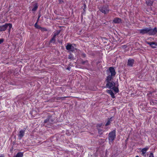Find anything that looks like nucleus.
<instances>
[{"label":"nucleus","mask_w":157,"mask_h":157,"mask_svg":"<svg viewBox=\"0 0 157 157\" xmlns=\"http://www.w3.org/2000/svg\"><path fill=\"white\" fill-rule=\"evenodd\" d=\"M149 31V28L146 27L144 29H140L139 31L140 34L144 35L147 33L148 34Z\"/></svg>","instance_id":"nucleus-9"},{"label":"nucleus","mask_w":157,"mask_h":157,"mask_svg":"<svg viewBox=\"0 0 157 157\" xmlns=\"http://www.w3.org/2000/svg\"><path fill=\"white\" fill-rule=\"evenodd\" d=\"M40 29L42 32L47 31H48V30L45 28L44 27H41Z\"/></svg>","instance_id":"nucleus-27"},{"label":"nucleus","mask_w":157,"mask_h":157,"mask_svg":"<svg viewBox=\"0 0 157 157\" xmlns=\"http://www.w3.org/2000/svg\"><path fill=\"white\" fill-rule=\"evenodd\" d=\"M39 18L38 17V18L37 19V21L36 22L38 23V21H39Z\"/></svg>","instance_id":"nucleus-43"},{"label":"nucleus","mask_w":157,"mask_h":157,"mask_svg":"<svg viewBox=\"0 0 157 157\" xmlns=\"http://www.w3.org/2000/svg\"><path fill=\"white\" fill-rule=\"evenodd\" d=\"M23 155V153L22 152H18L16 155L14 157H22Z\"/></svg>","instance_id":"nucleus-17"},{"label":"nucleus","mask_w":157,"mask_h":157,"mask_svg":"<svg viewBox=\"0 0 157 157\" xmlns=\"http://www.w3.org/2000/svg\"><path fill=\"white\" fill-rule=\"evenodd\" d=\"M41 15L40 13H39L38 15V18H40L41 17Z\"/></svg>","instance_id":"nucleus-39"},{"label":"nucleus","mask_w":157,"mask_h":157,"mask_svg":"<svg viewBox=\"0 0 157 157\" xmlns=\"http://www.w3.org/2000/svg\"><path fill=\"white\" fill-rule=\"evenodd\" d=\"M33 112H35V111H33L30 112V114L32 116V117H34V116L33 115Z\"/></svg>","instance_id":"nucleus-31"},{"label":"nucleus","mask_w":157,"mask_h":157,"mask_svg":"<svg viewBox=\"0 0 157 157\" xmlns=\"http://www.w3.org/2000/svg\"><path fill=\"white\" fill-rule=\"evenodd\" d=\"M153 45H151V48H155L157 46V43L153 42Z\"/></svg>","instance_id":"nucleus-26"},{"label":"nucleus","mask_w":157,"mask_h":157,"mask_svg":"<svg viewBox=\"0 0 157 157\" xmlns=\"http://www.w3.org/2000/svg\"><path fill=\"white\" fill-rule=\"evenodd\" d=\"M148 34L150 35H155L157 33V29L155 27L154 29H151V27L149 28Z\"/></svg>","instance_id":"nucleus-8"},{"label":"nucleus","mask_w":157,"mask_h":157,"mask_svg":"<svg viewBox=\"0 0 157 157\" xmlns=\"http://www.w3.org/2000/svg\"><path fill=\"white\" fill-rule=\"evenodd\" d=\"M118 86V85L117 86H114L111 89H112L116 93H118L119 91Z\"/></svg>","instance_id":"nucleus-14"},{"label":"nucleus","mask_w":157,"mask_h":157,"mask_svg":"<svg viewBox=\"0 0 157 157\" xmlns=\"http://www.w3.org/2000/svg\"><path fill=\"white\" fill-rule=\"evenodd\" d=\"M25 130H21L19 132V133L18 135L19 139V140L21 139L22 137L24 136L25 134Z\"/></svg>","instance_id":"nucleus-11"},{"label":"nucleus","mask_w":157,"mask_h":157,"mask_svg":"<svg viewBox=\"0 0 157 157\" xmlns=\"http://www.w3.org/2000/svg\"><path fill=\"white\" fill-rule=\"evenodd\" d=\"M134 62V60L133 59H129L128 60L127 65L132 67Z\"/></svg>","instance_id":"nucleus-10"},{"label":"nucleus","mask_w":157,"mask_h":157,"mask_svg":"<svg viewBox=\"0 0 157 157\" xmlns=\"http://www.w3.org/2000/svg\"><path fill=\"white\" fill-rule=\"evenodd\" d=\"M12 25L11 23H6L5 25L0 26V31H5L7 28L9 27L8 30L10 32V31L11 29L12 28Z\"/></svg>","instance_id":"nucleus-6"},{"label":"nucleus","mask_w":157,"mask_h":157,"mask_svg":"<svg viewBox=\"0 0 157 157\" xmlns=\"http://www.w3.org/2000/svg\"><path fill=\"white\" fill-rule=\"evenodd\" d=\"M84 8L83 9V11H85L86 9V6L85 4H84L83 5Z\"/></svg>","instance_id":"nucleus-35"},{"label":"nucleus","mask_w":157,"mask_h":157,"mask_svg":"<svg viewBox=\"0 0 157 157\" xmlns=\"http://www.w3.org/2000/svg\"><path fill=\"white\" fill-rule=\"evenodd\" d=\"M66 47V49L68 51V52H73L76 50V48L72 45V44L70 43H67Z\"/></svg>","instance_id":"nucleus-7"},{"label":"nucleus","mask_w":157,"mask_h":157,"mask_svg":"<svg viewBox=\"0 0 157 157\" xmlns=\"http://www.w3.org/2000/svg\"><path fill=\"white\" fill-rule=\"evenodd\" d=\"M10 84H12V85H14V84H13L12 83V82H10Z\"/></svg>","instance_id":"nucleus-45"},{"label":"nucleus","mask_w":157,"mask_h":157,"mask_svg":"<svg viewBox=\"0 0 157 157\" xmlns=\"http://www.w3.org/2000/svg\"><path fill=\"white\" fill-rule=\"evenodd\" d=\"M106 73L108 75L106 77L113 78L115 76L116 72L113 67H110L106 70Z\"/></svg>","instance_id":"nucleus-3"},{"label":"nucleus","mask_w":157,"mask_h":157,"mask_svg":"<svg viewBox=\"0 0 157 157\" xmlns=\"http://www.w3.org/2000/svg\"><path fill=\"white\" fill-rule=\"evenodd\" d=\"M59 43H60L61 44H62V42H63V40H60V41H59Z\"/></svg>","instance_id":"nucleus-41"},{"label":"nucleus","mask_w":157,"mask_h":157,"mask_svg":"<svg viewBox=\"0 0 157 157\" xmlns=\"http://www.w3.org/2000/svg\"><path fill=\"white\" fill-rule=\"evenodd\" d=\"M153 1L151 0H147L146 2V4L148 6H151L153 4Z\"/></svg>","instance_id":"nucleus-15"},{"label":"nucleus","mask_w":157,"mask_h":157,"mask_svg":"<svg viewBox=\"0 0 157 157\" xmlns=\"http://www.w3.org/2000/svg\"><path fill=\"white\" fill-rule=\"evenodd\" d=\"M111 122L110 121L108 120L107 123L105 124V126H107L108 125H109L111 124Z\"/></svg>","instance_id":"nucleus-29"},{"label":"nucleus","mask_w":157,"mask_h":157,"mask_svg":"<svg viewBox=\"0 0 157 157\" xmlns=\"http://www.w3.org/2000/svg\"><path fill=\"white\" fill-rule=\"evenodd\" d=\"M106 92L107 93L109 94H110L111 95V97H112V98H115V97L114 96V93L111 90V89L107 90H106Z\"/></svg>","instance_id":"nucleus-12"},{"label":"nucleus","mask_w":157,"mask_h":157,"mask_svg":"<svg viewBox=\"0 0 157 157\" xmlns=\"http://www.w3.org/2000/svg\"><path fill=\"white\" fill-rule=\"evenodd\" d=\"M103 123H101L100 124H97L96 126L97 129L100 128L102 127Z\"/></svg>","instance_id":"nucleus-22"},{"label":"nucleus","mask_w":157,"mask_h":157,"mask_svg":"<svg viewBox=\"0 0 157 157\" xmlns=\"http://www.w3.org/2000/svg\"><path fill=\"white\" fill-rule=\"evenodd\" d=\"M56 37L55 36H53L51 38L50 41V43H55L56 41Z\"/></svg>","instance_id":"nucleus-21"},{"label":"nucleus","mask_w":157,"mask_h":157,"mask_svg":"<svg viewBox=\"0 0 157 157\" xmlns=\"http://www.w3.org/2000/svg\"><path fill=\"white\" fill-rule=\"evenodd\" d=\"M116 130L114 129L109 133L108 136L109 142H113L115 139L116 137Z\"/></svg>","instance_id":"nucleus-4"},{"label":"nucleus","mask_w":157,"mask_h":157,"mask_svg":"<svg viewBox=\"0 0 157 157\" xmlns=\"http://www.w3.org/2000/svg\"><path fill=\"white\" fill-rule=\"evenodd\" d=\"M55 120V117L51 115H48L44 122V125L46 127L52 126Z\"/></svg>","instance_id":"nucleus-1"},{"label":"nucleus","mask_w":157,"mask_h":157,"mask_svg":"<svg viewBox=\"0 0 157 157\" xmlns=\"http://www.w3.org/2000/svg\"><path fill=\"white\" fill-rule=\"evenodd\" d=\"M150 103L151 105H154L157 104V101L156 100L152 99L150 101Z\"/></svg>","instance_id":"nucleus-20"},{"label":"nucleus","mask_w":157,"mask_h":157,"mask_svg":"<svg viewBox=\"0 0 157 157\" xmlns=\"http://www.w3.org/2000/svg\"><path fill=\"white\" fill-rule=\"evenodd\" d=\"M149 149V147H146L143 148L141 150V152L143 154H145L147 151Z\"/></svg>","instance_id":"nucleus-16"},{"label":"nucleus","mask_w":157,"mask_h":157,"mask_svg":"<svg viewBox=\"0 0 157 157\" xmlns=\"http://www.w3.org/2000/svg\"><path fill=\"white\" fill-rule=\"evenodd\" d=\"M98 129V132L100 134H102V132H101L102 131V130L100 128H98V129Z\"/></svg>","instance_id":"nucleus-30"},{"label":"nucleus","mask_w":157,"mask_h":157,"mask_svg":"<svg viewBox=\"0 0 157 157\" xmlns=\"http://www.w3.org/2000/svg\"><path fill=\"white\" fill-rule=\"evenodd\" d=\"M4 41V39L3 38L0 39V44L2 43Z\"/></svg>","instance_id":"nucleus-33"},{"label":"nucleus","mask_w":157,"mask_h":157,"mask_svg":"<svg viewBox=\"0 0 157 157\" xmlns=\"http://www.w3.org/2000/svg\"><path fill=\"white\" fill-rule=\"evenodd\" d=\"M149 94H151V92H150V93H149Z\"/></svg>","instance_id":"nucleus-46"},{"label":"nucleus","mask_w":157,"mask_h":157,"mask_svg":"<svg viewBox=\"0 0 157 157\" xmlns=\"http://www.w3.org/2000/svg\"><path fill=\"white\" fill-rule=\"evenodd\" d=\"M58 1L59 3H62V2H63V0H58Z\"/></svg>","instance_id":"nucleus-37"},{"label":"nucleus","mask_w":157,"mask_h":157,"mask_svg":"<svg viewBox=\"0 0 157 157\" xmlns=\"http://www.w3.org/2000/svg\"><path fill=\"white\" fill-rule=\"evenodd\" d=\"M146 43L147 44L149 45L151 47L152 45H153V44H154L153 42H149L147 41Z\"/></svg>","instance_id":"nucleus-28"},{"label":"nucleus","mask_w":157,"mask_h":157,"mask_svg":"<svg viewBox=\"0 0 157 157\" xmlns=\"http://www.w3.org/2000/svg\"><path fill=\"white\" fill-rule=\"evenodd\" d=\"M38 7V5L37 3H36L34 5V7L32 9V10L33 11H35L36 10Z\"/></svg>","instance_id":"nucleus-18"},{"label":"nucleus","mask_w":157,"mask_h":157,"mask_svg":"<svg viewBox=\"0 0 157 157\" xmlns=\"http://www.w3.org/2000/svg\"><path fill=\"white\" fill-rule=\"evenodd\" d=\"M149 157H154L153 154L152 152H151L150 153L149 156Z\"/></svg>","instance_id":"nucleus-34"},{"label":"nucleus","mask_w":157,"mask_h":157,"mask_svg":"<svg viewBox=\"0 0 157 157\" xmlns=\"http://www.w3.org/2000/svg\"><path fill=\"white\" fill-rule=\"evenodd\" d=\"M69 53V55L68 56V58L69 59H74V57L73 56L71 52H68Z\"/></svg>","instance_id":"nucleus-19"},{"label":"nucleus","mask_w":157,"mask_h":157,"mask_svg":"<svg viewBox=\"0 0 157 157\" xmlns=\"http://www.w3.org/2000/svg\"><path fill=\"white\" fill-rule=\"evenodd\" d=\"M82 56L83 58H85L86 57V54L84 53H83L82 54Z\"/></svg>","instance_id":"nucleus-32"},{"label":"nucleus","mask_w":157,"mask_h":157,"mask_svg":"<svg viewBox=\"0 0 157 157\" xmlns=\"http://www.w3.org/2000/svg\"><path fill=\"white\" fill-rule=\"evenodd\" d=\"M72 44V45H74V46H75L76 47V44Z\"/></svg>","instance_id":"nucleus-42"},{"label":"nucleus","mask_w":157,"mask_h":157,"mask_svg":"<svg viewBox=\"0 0 157 157\" xmlns=\"http://www.w3.org/2000/svg\"><path fill=\"white\" fill-rule=\"evenodd\" d=\"M85 11H83V12L82 13V17L83 15L85 14V13H86Z\"/></svg>","instance_id":"nucleus-38"},{"label":"nucleus","mask_w":157,"mask_h":157,"mask_svg":"<svg viewBox=\"0 0 157 157\" xmlns=\"http://www.w3.org/2000/svg\"><path fill=\"white\" fill-rule=\"evenodd\" d=\"M0 157H4V155H0Z\"/></svg>","instance_id":"nucleus-44"},{"label":"nucleus","mask_w":157,"mask_h":157,"mask_svg":"<svg viewBox=\"0 0 157 157\" xmlns=\"http://www.w3.org/2000/svg\"><path fill=\"white\" fill-rule=\"evenodd\" d=\"M135 157H139V156H136Z\"/></svg>","instance_id":"nucleus-47"},{"label":"nucleus","mask_w":157,"mask_h":157,"mask_svg":"<svg viewBox=\"0 0 157 157\" xmlns=\"http://www.w3.org/2000/svg\"><path fill=\"white\" fill-rule=\"evenodd\" d=\"M71 67H69L67 68V69L69 71H70L71 70Z\"/></svg>","instance_id":"nucleus-40"},{"label":"nucleus","mask_w":157,"mask_h":157,"mask_svg":"<svg viewBox=\"0 0 157 157\" xmlns=\"http://www.w3.org/2000/svg\"><path fill=\"white\" fill-rule=\"evenodd\" d=\"M34 27L38 29H40L41 27L37 25V22H36L34 24Z\"/></svg>","instance_id":"nucleus-25"},{"label":"nucleus","mask_w":157,"mask_h":157,"mask_svg":"<svg viewBox=\"0 0 157 157\" xmlns=\"http://www.w3.org/2000/svg\"><path fill=\"white\" fill-rule=\"evenodd\" d=\"M99 10L104 14L108 13L110 10L109 6L107 5H103L99 7Z\"/></svg>","instance_id":"nucleus-5"},{"label":"nucleus","mask_w":157,"mask_h":157,"mask_svg":"<svg viewBox=\"0 0 157 157\" xmlns=\"http://www.w3.org/2000/svg\"><path fill=\"white\" fill-rule=\"evenodd\" d=\"M112 118H113V117H110V118H108V120L109 121H110V122H111L113 120H112Z\"/></svg>","instance_id":"nucleus-36"},{"label":"nucleus","mask_w":157,"mask_h":157,"mask_svg":"<svg viewBox=\"0 0 157 157\" xmlns=\"http://www.w3.org/2000/svg\"><path fill=\"white\" fill-rule=\"evenodd\" d=\"M121 21V19L118 17L115 18L113 20V22L115 23H119Z\"/></svg>","instance_id":"nucleus-13"},{"label":"nucleus","mask_w":157,"mask_h":157,"mask_svg":"<svg viewBox=\"0 0 157 157\" xmlns=\"http://www.w3.org/2000/svg\"><path fill=\"white\" fill-rule=\"evenodd\" d=\"M88 61L87 60H86L85 61H83L82 59H81L80 64L82 65H85V64H86L88 63Z\"/></svg>","instance_id":"nucleus-24"},{"label":"nucleus","mask_w":157,"mask_h":157,"mask_svg":"<svg viewBox=\"0 0 157 157\" xmlns=\"http://www.w3.org/2000/svg\"><path fill=\"white\" fill-rule=\"evenodd\" d=\"M113 78L106 77L105 80L107 83L105 87L111 89L113 86H115V82L112 81Z\"/></svg>","instance_id":"nucleus-2"},{"label":"nucleus","mask_w":157,"mask_h":157,"mask_svg":"<svg viewBox=\"0 0 157 157\" xmlns=\"http://www.w3.org/2000/svg\"><path fill=\"white\" fill-rule=\"evenodd\" d=\"M61 31V30H57L56 32L54 33V34L53 35V36H55V37H56V36L58 35L59 33H60V32Z\"/></svg>","instance_id":"nucleus-23"}]
</instances>
